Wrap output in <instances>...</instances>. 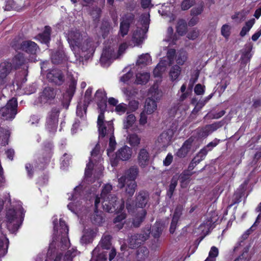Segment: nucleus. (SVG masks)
Wrapping results in <instances>:
<instances>
[{
	"mask_svg": "<svg viewBox=\"0 0 261 261\" xmlns=\"http://www.w3.org/2000/svg\"><path fill=\"white\" fill-rule=\"evenodd\" d=\"M95 99L96 101L107 99L106 92L103 89H98L95 94Z\"/></svg>",
	"mask_w": 261,
	"mask_h": 261,
	"instance_id": "nucleus-52",
	"label": "nucleus"
},
{
	"mask_svg": "<svg viewBox=\"0 0 261 261\" xmlns=\"http://www.w3.org/2000/svg\"><path fill=\"white\" fill-rule=\"evenodd\" d=\"M218 249L215 246H213L211 248L207 258H209L211 260L216 261V257L218 255Z\"/></svg>",
	"mask_w": 261,
	"mask_h": 261,
	"instance_id": "nucleus-56",
	"label": "nucleus"
},
{
	"mask_svg": "<svg viewBox=\"0 0 261 261\" xmlns=\"http://www.w3.org/2000/svg\"><path fill=\"white\" fill-rule=\"evenodd\" d=\"M194 172H189V171L184 170L180 174L178 179H179L181 187L182 188L186 187L190 180L191 176L194 173Z\"/></svg>",
	"mask_w": 261,
	"mask_h": 261,
	"instance_id": "nucleus-27",
	"label": "nucleus"
},
{
	"mask_svg": "<svg viewBox=\"0 0 261 261\" xmlns=\"http://www.w3.org/2000/svg\"><path fill=\"white\" fill-rule=\"evenodd\" d=\"M51 59L55 64H59L67 60V57L63 50L56 51L52 54Z\"/></svg>",
	"mask_w": 261,
	"mask_h": 261,
	"instance_id": "nucleus-22",
	"label": "nucleus"
},
{
	"mask_svg": "<svg viewBox=\"0 0 261 261\" xmlns=\"http://www.w3.org/2000/svg\"><path fill=\"white\" fill-rule=\"evenodd\" d=\"M83 194V190L82 187L77 186L76 187L71 195V200H76L80 199L81 197Z\"/></svg>",
	"mask_w": 261,
	"mask_h": 261,
	"instance_id": "nucleus-50",
	"label": "nucleus"
},
{
	"mask_svg": "<svg viewBox=\"0 0 261 261\" xmlns=\"http://www.w3.org/2000/svg\"><path fill=\"white\" fill-rule=\"evenodd\" d=\"M106 123H106L97 125L99 137L103 138L108 134H111V135L113 134L114 126L113 123L111 121H108Z\"/></svg>",
	"mask_w": 261,
	"mask_h": 261,
	"instance_id": "nucleus-18",
	"label": "nucleus"
},
{
	"mask_svg": "<svg viewBox=\"0 0 261 261\" xmlns=\"http://www.w3.org/2000/svg\"><path fill=\"white\" fill-rule=\"evenodd\" d=\"M63 254L56 252L55 248H49L46 255L45 261H61Z\"/></svg>",
	"mask_w": 261,
	"mask_h": 261,
	"instance_id": "nucleus-25",
	"label": "nucleus"
},
{
	"mask_svg": "<svg viewBox=\"0 0 261 261\" xmlns=\"http://www.w3.org/2000/svg\"><path fill=\"white\" fill-rule=\"evenodd\" d=\"M142 32L141 30H136L133 36V40L136 43L137 45H140L143 42V37L140 36L141 33Z\"/></svg>",
	"mask_w": 261,
	"mask_h": 261,
	"instance_id": "nucleus-57",
	"label": "nucleus"
},
{
	"mask_svg": "<svg viewBox=\"0 0 261 261\" xmlns=\"http://www.w3.org/2000/svg\"><path fill=\"white\" fill-rule=\"evenodd\" d=\"M48 82L56 85H62L64 82V76L60 70L52 69L49 71L46 75Z\"/></svg>",
	"mask_w": 261,
	"mask_h": 261,
	"instance_id": "nucleus-10",
	"label": "nucleus"
},
{
	"mask_svg": "<svg viewBox=\"0 0 261 261\" xmlns=\"http://www.w3.org/2000/svg\"><path fill=\"white\" fill-rule=\"evenodd\" d=\"M187 56L186 52H180L176 59V63L179 65H182L187 60Z\"/></svg>",
	"mask_w": 261,
	"mask_h": 261,
	"instance_id": "nucleus-61",
	"label": "nucleus"
},
{
	"mask_svg": "<svg viewBox=\"0 0 261 261\" xmlns=\"http://www.w3.org/2000/svg\"><path fill=\"white\" fill-rule=\"evenodd\" d=\"M24 63V58L22 55L18 54L14 56L12 59L13 68L17 69Z\"/></svg>",
	"mask_w": 261,
	"mask_h": 261,
	"instance_id": "nucleus-38",
	"label": "nucleus"
},
{
	"mask_svg": "<svg viewBox=\"0 0 261 261\" xmlns=\"http://www.w3.org/2000/svg\"><path fill=\"white\" fill-rule=\"evenodd\" d=\"M60 233L61 235L68 234L69 228L65 221L62 218L59 220Z\"/></svg>",
	"mask_w": 261,
	"mask_h": 261,
	"instance_id": "nucleus-48",
	"label": "nucleus"
},
{
	"mask_svg": "<svg viewBox=\"0 0 261 261\" xmlns=\"http://www.w3.org/2000/svg\"><path fill=\"white\" fill-rule=\"evenodd\" d=\"M196 2V0H183L181 3L180 8L182 11L189 10Z\"/></svg>",
	"mask_w": 261,
	"mask_h": 261,
	"instance_id": "nucleus-51",
	"label": "nucleus"
},
{
	"mask_svg": "<svg viewBox=\"0 0 261 261\" xmlns=\"http://www.w3.org/2000/svg\"><path fill=\"white\" fill-rule=\"evenodd\" d=\"M89 105V104L84 102L83 105L79 103L76 107V115L80 118H83L84 115H86L87 108Z\"/></svg>",
	"mask_w": 261,
	"mask_h": 261,
	"instance_id": "nucleus-40",
	"label": "nucleus"
},
{
	"mask_svg": "<svg viewBox=\"0 0 261 261\" xmlns=\"http://www.w3.org/2000/svg\"><path fill=\"white\" fill-rule=\"evenodd\" d=\"M17 99L12 98L7 102L5 107L0 109V116L5 120L14 119L17 112Z\"/></svg>",
	"mask_w": 261,
	"mask_h": 261,
	"instance_id": "nucleus-5",
	"label": "nucleus"
},
{
	"mask_svg": "<svg viewBox=\"0 0 261 261\" xmlns=\"http://www.w3.org/2000/svg\"><path fill=\"white\" fill-rule=\"evenodd\" d=\"M136 120V117L134 114H129L126 118V121L124 122V128H129L133 126Z\"/></svg>",
	"mask_w": 261,
	"mask_h": 261,
	"instance_id": "nucleus-54",
	"label": "nucleus"
},
{
	"mask_svg": "<svg viewBox=\"0 0 261 261\" xmlns=\"http://www.w3.org/2000/svg\"><path fill=\"white\" fill-rule=\"evenodd\" d=\"M77 250L76 249L72 248L68 250L64 256V261H72L73 258L77 254Z\"/></svg>",
	"mask_w": 261,
	"mask_h": 261,
	"instance_id": "nucleus-49",
	"label": "nucleus"
},
{
	"mask_svg": "<svg viewBox=\"0 0 261 261\" xmlns=\"http://www.w3.org/2000/svg\"><path fill=\"white\" fill-rule=\"evenodd\" d=\"M112 190V186L111 185L108 184L105 185L101 191L100 196L101 199L106 198L109 195H111L110 194Z\"/></svg>",
	"mask_w": 261,
	"mask_h": 261,
	"instance_id": "nucleus-53",
	"label": "nucleus"
},
{
	"mask_svg": "<svg viewBox=\"0 0 261 261\" xmlns=\"http://www.w3.org/2000/svg\"><path fill=\"white\" fill-rule=\"evenodd\" d=\"M98 247H96L92 251V257L91 261H106L107 260V255L103 252L98 253Z\"/></svg>",
	"mask_w": 261,
	"mask_h": 261,
	"instance_id": "nucleus-33",
	"label": "nucleus"
},
{
	"mask_svg": "<svg viewBox=\"0 0 261 261\" xmlns=\"http://www.w3.org/2000/svg\"><path fill=\"white\" fill-rule=\"evenodd\" d=\"M149 254V251L146 247L143 246L137 250L136 257L137 260L136 261H144L147 257Z\"/></svg>",
	"mask_w": 261,
	"mask_h": 261,
	"instance_id": "nucleus-32",
	"label": "nucleus"
},
{
	"mask_svg": "<svg viewBox=\"0 0 261 261\" xmlns=\"http://www.w3.org/2000/svg\"><path fill=\"white\" fill-rule=\"evenodd\" d=\"M53 143L51 141H46L43 144V150L41 157L38 159L40 164L45 165L48 164L53 154Z\"/></svg>",
	"mask_w": 261,
	"mask_h": 261,
	"instance_id": "nucleus-8",
	"label": "nucleus"
},
{
	"mask_svg": "<svg viewBox=\"0 0 261 261\" xmlns=\"http://www.w3.org/2000/svg\"><path fill=\"white\" fill-rule=\"evenodd\" d=\"M150 234L149 230H146L143 233H136L132 235L128 239V246L132 249L141 248L140 245L147 240Z\"/></svg>",
	"mask_w": 261,
	"mask_h": 261,
	"instance_id": "nucleus-6",
	"label": "nucleus"
},
{
	"mask_svg": "<svg viewBox=\"0 0 261 261\" xmlns=\"http://www.w3.org/2000/svg\"><path fill=\"white\" fill-rule=\"evenodd\" d=\"M115 154V160L123 161H127L132 156V149L126 145H124L119 148Z\"/></svg>",
	"mask_w": 261,
	"mask_h": 261,
	"instance_id": "nucleus-15",
	"label": "nucleus"
},
{
	"mask_svg": "<svg viewBox=\"0 0 261 261\" xmlns=\"http://www.w3.org/2000/svg\"><path fill=\"white\" fill-rule=\"evenodd\" d=\"M254 22L255 19L253 18L246 21L245 22V25L242 28V30L240 33V36L242 37H244L253 27Z\"/></svg>",
	"mask_w": 261,
	"mask_h": 261,
	"instance_id": "nucleus-39",
	"label": "nucleus"
},
{
	"mask_svg": "<svg viewBox=\"0 0 261 261\" xmlns=\"http://www.w3.org/2000/svg\"><path fill=\"white\" fill-rule=\"evenodd\" d=\"M221 35L226 39H228L230 35V27L227 24L222 25L221 29Z\"/></svg>",
	"mask_w": 261,
	"mask_h": 261,
	"instance_id": "nucleus-58",
	"label": "nucleus"
},
{
	"mask_svg": "<svg viewBox=\"0 0 261 261\" xmlns=\"http://www.w3.org/2000/svg\"><path fill=\"white\" fill-rule=\"evenodd\" d=\"M111 239L110 235H106L102 237L99 244L100 247L104 249H109L111 245Z\"/></svg>",
	"mask_w": 261,
	"mask_h": 261,
	"instance_id": "nucleus-41",
	"label": "nucleus"
},
{
	"mask_svg": "<svg viewBox=\"0 0 261 261\" xmlns=\"http://www.w3.org/2000/svg\"><path fill=\"white\" fill-rule=\"evenodd\" d=\"M176 29V32L179 35H185L187 31V24L185 20L182 19L178 21Z\"/></svg>",
	"mask_w": 261,
	"mask_h": 261,
	"instance_id": "nucleus-36",
	"label": "nucleus"
},
{
	"mask_svg": "<svg viewBox=\"0 0 261 261\" xmlns=\"http://www.w3.org/2000/svg\"><path fill=\"white\" fill-rule=\"evenodd\" d=\"M87 33L79 30H71L68 32L67 40L71 45L77 47L85 37H87Z\"/></svg>",
	"mask_w": 261,
	"mask_h": 261,
	"instance_id": "nucleus-7",
	"label": "nucleus"
},
{
	"mask_svg": "<svg viewBox=\"0 0 261 261\" xmlns=\"http://www.w3.org/2000/svg\"><path fill=\"white\" fill-rule=\"evenodd\" d=\"M150 74L147 72L139 73L136 75V83L137 85H145L149 81Z\"/></svg>",
	"mask_w": 261,
	"mask_h": 261,
	"instance_id": "nucleus-34",
	"label": "nucleus"
},
{
	"mask_svg": "<svg viewBox=\"0 0 261 261\" xmlns=\"http://www.w3.org/2000/svg\"><path fill=\"white\" fill-rule=\"evenodd\" d=\"M94 159L92 158L89 159V162L87 164L85 170V175L87 177H91L92 174V171L93 170V167L94 164L93 163Z\"/></svg>",
	"mask_w": 261,
	"mask_h": 261,
	"instance_id": "nucleus-44",
	"label": "nucleus"
},
{
	"mask_svg": "<svg viewBox=\"0 0 261 261\" xmlns=\"http://www.w3.org/2000/svg\"><path fill=\"white\" fill-rule=\"evenodd\" d=\"M93 88L92 87H89L86 91L84 95V102H86L88 104H90L92 101L91 95L92 93Z\"/></svg>",
	"mask_w": 261,
	"mask_h": 261,
	"instance_id": "nucleus-62",
	"label": "nucleus"
},
{
	"mask_svg": "<svg viewBox=\"0 0 261 261\" xmlns=\"http://www.w3.org/2000/svg\"><path fill=\"white\" fill-rule=\"evenodd\" d=\"M60 112V108L54 107L47 114L45 122V128L50 133H55L57 131Z\"/></svg>",
	"mask_w": 261,
	"mask_h": 261,
	"instance_id": "nucleus-3",
	"label": "nucleus"
},
{
	"mask_svg": "<svg viewBox=\"0 0 261 261\" xmlns=\"http://www.w3.org/2000/svg\"><path fill=\"white\" fill-rule=\"evenodd\" d=\"M204 4L203 1H201L198 7H194L191 10V15L193 16H197L200 15L203 11Z\"/></svg>",
	"mask_w": 261,
	"mask_h": 261,
	"instance_id": "nucleus-42",
	"label": "nucleus"
},
{
	"mask_svg": "<svg viewBox=\"0 0 261 261\" xmlns=\"http://www.w3.org/2000/svg\"><path fill=\"white\" fill-rule=\"evenodd\" d=\"M13 69L12 63L5 61L0 64V81L3 82Z\"/></svg>",
	"mask_w": 261,
	"mask_h": 261,
	"instance_id": "nucleus-19",
	"label": "nucleus"
},
{
	"mask_svg": "<svg viewBox=\"0 0 261 261\" xmlns=\"http://www.w3.org/2000/svg\"><path fill=\"white\" fill-rule=\"evenodd\" d=\"M206 155V151L203 149H200L192 161L197 165L205 159Z\"/></svg>",
	"mask_w": 261,
	"mask_h": 261,
	"instance_id": "nucleus-43",
	"label": "nucleus"
},
{
	"mask_svg": "<svg viewBox=\"0 0 261 261\" xmlns=\"http://www.w3.org/2000/svg\"><path fill=\"white\" fill-rule=\"evenodd\" d=\"M11 46L16 51L21 50L22 41L20 42L18 40L14 39L11 43Z\"/></svg>",
	"mask_w": 261,
	"mask_h": 261,
	"instance_id": "nucleus-64",
	"label": "nucleus"
},
{
	"mask_svg": "<svg viewBox=\"0 0 261 261\" xmlns=\"http://www.w3.org/2000/svg\"><path fill=\"white\" fill-rule=\"evenodd\" d=\"M223 123L222 121L215 122L211 124H207L202 128L204 130L205 134L208 136L214 131L222 127Z\"/></svg>",
	"mask_w": 261,
	"mask_h": 261,
	"instance_id": "nucleus-29",
	"label": "nucleus"
},
{
	"mask_svg": "<svg viewBox=\"0 0 261 261\" xmlns=\"http://www.w3.org/2000/svg\"><path fill=\"white\" fill-rule=\"evenodd\" d=\"M51 32L52 30L51 27L49 25H45L43 32L38 34L34 37V39L41 44H45L46 48H48L50 46Z\"/></svg>",
	"mask_w": 261,
	"mask_h": 261,
	"instance_id": "nucleus-11",
	"label": "nucleus"
},
{
	"mask_svg": "<svg viewBox=\"0 0 261 261\" xmlns=\"http://www.w3.org/2000/svg\"><path fill=\"white\" fill-rule=\"evenodd\" d=\"M135 15L133 13L126 14L120 24L119 34L122 37H124L128 32L130 25L135 20Z\"/></svg>",
	"mask_w": 261,
	"mask_h": 261,
	"instance_id": "nucleus-12",
	"label": "nucleus"
},
{
	"mask_svg": "<svg viewBox=\"0 0 261 261\" xmlns=\"http://www.w3.org/2000/svg\"><path fill=\"white\" fill-rule=\"evenodd\" d=\"M176 55V50L174 48H170L168 49L167 53V57L169 60L170 65L172 64L174 61Z\"/></svg>",
	"mask_w": 261,
	"mask_h": 261,
	"instance_id": "nucleus-63",
	"label": "nucleus"
},
{
	"mask_svg": "<svg viewBox=\"0 0 261 261\" xmlns=\"http://www.w3.org/2000/svg\"><path fill=\"white\" fill-rule=\"evenodd\" d=\"M101 13V10L98 7H93L91 11V15L94 20H99Z\"/></svg>",
	"mask_w": 261,
	"mask_h": 261,
	"instance_id": "nucleus-55",
	"label": "nucleus"
},
{
	"mask_svg": "<svg viewBox=\"0 0 261 261\" xmlns=\"http://www.w3.org/2000/svg\"><path fill=\"white\" fill-rule=\"evenodd\" d=\"M116 145V142L113 134L111 135L109 139V148L107 149L108 153L114 151Z\"/></svg>",
	"mask_w": 261,
	"mask_h": 261,
	"instance_id": "nucleus-59",
	"label": "nucleus"
},
{
	"mask_svg": "<svg viewBox=\"0 0 261 261\" xmlns=\"http://www.w3.org/2000/svg\"><path fill=\"white\" fill-rule=\"evenodd\" d=\"M76 81L72 79L69 83V87L67 90V93L69 97L71 98L74 94L76 90Z\"/></svg>",
	"mask_w": 261,
	"mask_h": 261,
	"instance_id": "nucleus-46",
	"label": "nucleus"
},
{
	"mask_svg": "<svg viewBox=\"0 0 261 261\" xmlns=\"http://www.w3.org/2000/svg\"><path fill=\"white\" fill-rule=\"evenodd\" d=\"M178 178L176 176H173L170 181L169 188L167 191V196L171 198L173 195L174 191L178 184Z\"/></svg>",
	"mask_w": 261,
	"mask_h": 261,
	"instance_id": "nucleus-31",
	"label": "nucleus"
},
{
	"mask_svg": "<svg viewBox=\"0 0 261 261\" xmlns=\"http://www.w3.org/2000/svg\"><path fill=\"white\" fill-rule=\"evenodd\" d=\"M77 47L83 52H87L88 54H93L95 50L96 46L95 45V42L93 40L87 35V37H85L84 40Z\"/></svg>",
	"mask_w": 261,
	"mask_h": 261,
	"instance_id": "nucleus-13",
	"label": "nucleus"
},
{
	"mask_svg": "<svg viewBox=\"0 0 261 261\" xmlns=\"http://www.w3.org/2000/svg\"><path fill=\"white\" fill-rule=\"evenodd\" d=\"M149 154L146 149L142 148L140 149L138 156V161L139 166L144 168L149 164Z\"/></svg>",
	"mask_w": 261,
	"mask_h": 261,
	"instance_id": "nucleus-21",
	"label": "nucleus"
},
{
	"mask_svg": "<svg viewBox=\"0 0 261 261\" xmlns=\"http://www.w3.org/2000/svg\"><path fill=\"white\" fill-rule=\"evenodd\" d=\"M149 199V194L147 191H141L136 194V205L138 207H145Z\"/></svg>",
	"mask_w": 261,
	"mask_h": 261,
	"instance_id": "nucleus-17",
	"label": "nucleus"
},
{
	"mask_svg": "<svg viewBox=\"0 0 261 261\" xmlns=\"http://www.w3.org/2000/svg\"><path fill=\"white\" fill-rule=\"evenodd\" d=\"M147 215V212L145 210L142 209L139 212L133 221V225L136 227H138L144 221Z\"/></svg>",
	"mask_w": 261,
	"mask_h": 261,
	"instance_id": "nucleus-28",
	"label": "nucleus"
},
{
	"mask_svg": "<svg viewBox=\"0 0 261 261\" xmlns=\"http://www.w3.org/2000/svg\"><path fill=\"white\" fill-rule=\"evenodd\" d=\"M181 70V67L178 65H175L171 67L169 72V76L171 81H174L178 77L180 74Z\"/></svg>",
	"mask_w": 261,
	"mask_h": 261,
	"instance_id": "nucleus-35",
	"label": "nucleus"
},
{
	"mask_svg": "<svg viewBox=\"0 0 261 261\" xmlns=\"http://www.w3.org/2000/svg\"><path fill=\"white\" fill-rule=\"evenodd\" d=\"M20 215V217L18 218L17 212L11 208L9 209L6 213L7 227L12 232H15L18 230L23 220L24 212L23 208L21 210Z\"/></svg>",
	"mask_w": 261,
	"mask_h": 261,
	"instance_id": "nucleus-2",
	"label": "nucleus"
},
{
	"mask_svg": "<svg viewBox=\"0 0 261 261\" xmlns=\"http://www.w3.org/2000/svg\"><path fill=\"white\" fill-rule=\"evenodd\" d=\"M140 140L137 134H131L128 137V143L132 147L138 146L140 143Z\"/></svg>",
	"mask_w": 261,
	"mask_h": 261,
	"instance_id": "nucleus-45",
	"label": "nucleus"
},
{
	"mask_svg": "<svg viewBox=\"0 0 261 261\" xmlns=\"http://www.w3.org/2000/svg\"><path fill=\"white\" fill-rule=\"evenodd\" d=\"M96 229L93 228L85 229L84 231V234L81 238V242L86 244L92 243L94 238L96 237Z\"/></svg>",
	"mask_w": 261,
	"mask_h": 261,
	"instance_id": "nucleus-20",
	"label": "nucleus"
},
{
	"mask_svg": "<svg viewBox=\"0 0 261 261\" xmlns=\"http://www.w3.org/2000/svg\"><path fill=\"white\" fill-rule=\"evenodd\" d=\"M9 243V240L7 238L0 239V258L7 253Z\"/></svg>",
	"mask_w": 261,
	"mask_h": 261,
	"instance_id": "nucleus-37",
	"label": "nucleus"
},
{
	"mask_svg": "<svg viewBox=\"0 0 261 261\" xmlns=\"http://www.w3.org/2000/svg\"><path fill=\"white\" fill-rule=\"evenodd\" d=\"M163 228V225L161 222L156 221L152 226L151 230V228L147 230H149L150 234L151 233L154 238L158 239L162 233Z\"/></svg>",
	"mask_w": 261,
	"mask_h": 261,
	"instance_id": "nucleus-24",
	"label": "nucleus"
},
{
	"mask_svg": "<svg viewBox=\"0 0 261 261\" xmlns=\"http://www.w3.org/2000/svg\"><path fill=\"white\" fill-rule=\"evenodd\" d=\"M40 50L38 45L31 40L22 41L21 51L32 55H35Z\"/></svg>",
	"mask_w": 261,
	"mask_h": 261,
	"instance_id": "nucleus-14",
	"label": "nucleus"
},
{
	"mask_svg": "<svg viewBox=\"0 0 261 261\" xmlns=\"http://www.w3.org/2000/svg\"><path fill=\"white\" fill-rule=\"evenodd\" d=\"M194 139L190 137L186 140L181 147L178 149L175 155L179 158L186 157L190 151Z\"/></svg>",
	"mask_w": 261,
	"mask_h": 261,
	"instance_id": "nucleus-16",
	"label": "nucleus"
},
{
	"mask_svg": "<svg viewBox=\"0 0 261 261\" xmlns=\"http://www.w3.org/2000/svg\"><path fill=\"white\" fill-rule=\"evenodd\" d=\"M125 188V196L127 199L130 198L134 195L137 187L136 182H126Z\"/></svg>",
	"mask_w": 261,
	"mask_h": 261,
	"instance_id": "nucleus-30",
	"label": "nucleus"
},
{
	"mask_svg": "<svg viewBox=\"0 0 261 261\" xmlns=\"http://www.w3.org/2000/svg\"><path fill=\"white\" fill-rule=\"evenodd\" d=\"M91 220L93 224L100 225L105 220L102 212L94 210V214L91 217Z\"/></svg>",
	"mask_w": 261,
	"mask_h": 261,
	"instance_id": "nucleus-26",
	"label": "nucleus"
},
{
	"mask_svg": "<svg viewBox=\"0 0 261 261\" xmlns=\"http://www.w3.org/2000/svg\"><path fill=\"white\" fill-rule=\"evenodd\" d=\"M124 200L121 199L120 201H118L117 197L115 195H109L107 197L103 198L102 201L103 210L111 213L124 210Z\"/></svg>",
	"mask_w": 261,
	"mask_h": 261,
	"instance_id": "nucleus-1",
	"label": "nucleus"
},
{
	"mask_svg": "<svg viewBox=\"0 0 261 261\" xmlns=\"http://www.w3.org/2000/svg\"><path fill=\"white\" fill-rule=\"evenodd\" d=\"M220 142V140L217 138H215L213 141L208 143L206 146H205L201 149H203L206 151V154L207 155L208 151H211L213 150V149Z\"/></svg>",
	"mask_w": 261,
	"mask_h": 261,
	"instance_id": "nucleus-47",
	"label": "nucleus"
},
{
	"mask_svg": "<svg viewBox=\"0 0 261 261\" xmlns=\"http://www.w3.org/2000/svg\"><path fill=\"white\" fill-rule=\"evenodd\" d=\"M110 29V22L108 20H103L100 27L101 31L105 34H108Z\"/></svg>",
	"mask_w": 261,
	"mask_h": 261,
	"instance_id": "nucleus-60",
	"label": "nucleus"
},
{
	"mask_svg": "<svg viewBox=\"0 0 261 261\" xmlns=\"http://www.w3.org/2000/svg\"><path fill=\"white\" fill-rule=\"evenodd\" d=\"M157 108V104L155 100L152 98L148 97L145 100L144 109L147 114H151Z\"/></svg>",
	"mask_w": 261,
	"mask_h": 261,
	"instance_id": "nucleus-23",
	"label": "nucleus"
},
{
	"mask_svg": "<svg viewBox=\"0 0 261 261\" xmlns=\"http://www.w3.org/2000/svg\"><path fill=\"white\" fill-rule=\"evenodd\" d=\"M58 90L57 88L47 86L43 88L40 93L38 99L41 104L53 105L55 104L56 100V95Z\"/></svg>",
	"mask_w": 261,
	"mask_h": 261,
	"instance_id": "nucleus-4",
	"label": "nucleus"
},
{
	"mask_svg": "<svg viewBox=\"0 0 261 261\" xmlns=\"http://www.w3.org/2000/svg\"><path fill=\"white\" fill-rule=\"evenodd\" d=\"M138 169L132 167L127 171L126 175L122 176L118 179V187L122 189L125 187L126 182H136L135 179L138 174Z\"/></svg>",
	"mask_w": 261,
	"mask_h": 261,
	"instance_id": "nucleus-9",
	"label": "nucleus"
}]
</instances>
